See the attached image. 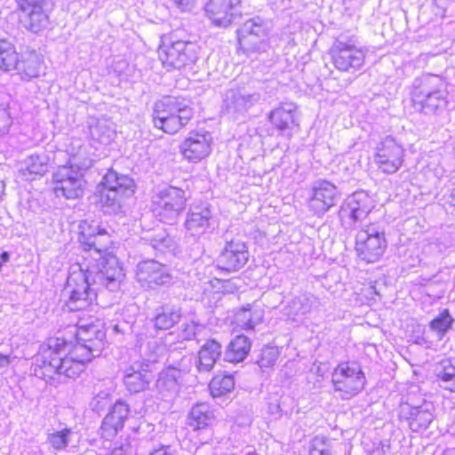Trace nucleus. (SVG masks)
<instances>
[{"mask_svg":"<svg viewBox=\"0 0 455 455\" xmlns=\"http://www.w3.org/2000/svg\"><path fill=\"white\" fill-rule=\"evenodd\" d=\"M181 11H189L194 6L195 0H174Z\"/></svg>","mask_w":455,"mask_h":455,"instance_id":"obj_51","label":"nucleus"},{"mask_svg":"<svg viewBox=\"0 0 455 455\" xmlns=\"http://www.w3.org/2000/svg\"><path fill=\"white\" fill-rule=\"evenodd\" d=\"M445 82L437 75L427 74L414 79L411 97L413 106L422 113L437 114L447 105Z\"/></svg>","mask_w":455,"mask_h":455,"instance_id":"obj_4","label":"nucleus"},{"mask_svg":"<svg viewBox=\"0 0 455 455\" xmlns=\"http://www.w3.org/2000/svg\"><path fill=\"white\" fill-rule=\"evenodd\" d=\"M111 403L110 394L108 391L99 392L91 401L90 407L96 412L104 411Z\"/></svg>","mask_w":455,"mask_h":455,"instance_id":"obj_45","label":"nucleus"},{"mask_svg":"<svg viewBox=\"0 0 455 455\" xmlns=\"http://www.w3.org/2000/svg\"><path fill=\"white\" fill-rule=\"evenodd\" d=\"M41 67L42 61L35 52L20 56L11 42L0 38V70H15L22 79H31L39 76Z\"/></svg>","mask_w":455,"mask_h":455,"instance_id":"obj_8","label":"nucleus"},{"mask_svg":"<svg viewBox=\"0 0 455 455\" xmlns=\"http://www.w3.org/2000/svg\"><path fill=\"white\" fill-rule=\"evenodd\" d=\"M100 190V201L107 207L116 211L120 208V198L130 196L134 186L133 180L126 175H118L114 171H108L103 177Z\"/></svg>","mask_w":455,"mask_h":455,"instance_id":"obj_15","label":"nucleus"},{"mask_svg":"<svg viewBox=\"0 0 455 455\" xmlns=\"http://www.w3.org/2000/svg\"><path fill=\"white\" fill-rule=\"evenodd\" d=\"M268 411L270 414H272L275 418H280L281 417V409L280 405L277 403H270L268 405Z\"/></svg>","mask_w":455,"mask_h":455,"instance_id":"obj_54","label":"nucleus"},{"mask_svg":"<svg viewBox=\"0 0 455 455\" xmlns=\"http://www.w3.org/2000/svg\"><path fill=\"white\" fill-rule=\"evenodd\" d=\"M124 313L119 314L116 319L111 321L109 328L116 334H127L129 332H133L134 326L133 321L132 319H119V316H123Z\"/></svg>","mask_w":455,"mask_h":455,"instance_id":"obj_44","label":"nucleus"},{"mask_svg":"<svg viewBox=\"0 0 455 455\" xmlns=\"http://www.w3.org/2000/svg\"><path fill=\"white\" fill-rule=\"evenodd\" d=\"M340 191L331 182L318 180L313 183L309 208L317 216H323L335 206L340 198Z\"/></svg>","mask_w":455,"mask_h":455,"instance_id":"obj_19","label":"nucleus"},{"mask_svg":"<svg viewBox=\"0 0 455 455\" xmlns=\"http://www.w3.org/2000/svg\"><path fill=\"white\" fill-rule=\"evenodd\" d=\"M10 259V255L7 251H4L1 253L0 255V261H2V264H4V262H7Z\"/></svg>","mask_w":455,"mask_h":455,"instance_id":"obj_56","label":"nucleus"},{"mask_svg":"<svg viewBox=\"0 0 455 455\" xmlns=\"http://www.w3.org/2000/svg\"><path fill=\"white\" fill-rule=\"evenodd\" d=\"M331 382L334 390L340 393V397L347 400L363 389L365 377L355 363H341L333 371Z\"/></svg>","mask_w":455,"mask_h":455,"instance_id":"obj_13","label":"nucleus"},{"mask_svg":"<svg viewBox=\"0 0 455 455\" xmlns=\"http://www.w3.org/2000/svg\"><path fill=\"white\" fill-rule=\"evenodd\" d=\"M212 137L206 131H191L180 144V152L189 162L197 163L212 152Z\"/></svg>","mask_w":455,"mask_h":455,"instance_id":"obj_20","label":"nucleus"},{"mask_svg":"<svg viewBox=\"0 0 455 455\" xmlns=\"http://www.w3.org/2000/svg\"><path fill=\"white\" fill-rule=\"evenodd\" d=\"M260 100L259 92H247L244 90L231 89L223 97V111L233 118L246 113Z\"/></svg>","mask_w":455,"mask_h":455,"instance_id":"obj_23","label":"nucleus"},{"mask_svg":"<svg viewBox=\"0 0 455 455\" xmlns=\"http://www.w3.org/2000/svg\"><path fill=\"white\" fill-rule=\"evenodd\" d=\"M334 67L342 72H354L360 69L365 60V52L359 47L354 36H339L331 49Z\"/></svg>","mask_w":455,"mask_h":455,"instance_id":"obj_11","label":"nucleus"},{"mask_svg":"<svg viewBox=\"0 0 455 455\" xmlns=\"http://www.w3.org/2000/svg\"><path fill=\"white\" fill-rule=\"evenodd\" d=\"M233 455H258L253 446L246 445L235 452Z\"/></svg>","mask_w":455,"mask_h":455,"instance_id":"obj_52","label":"nucleus"},{"mask_svg":"<svg viewBox=\"0 0 455 455\" xmlns=\"http://www.w3.org/2000/svg\"><path fill=\"white\" fill-rule=\"evenodd\" d=\"M249 259L246 243L241 237L226 238L225 246L217 259V267L226 272H235Z\"/></svg>","mask_w":455,"mask_h":455,"instance_id":"obj_18","label":"nucleus"},{"mask_svg":"<svg viewBox=\"0 0 455 455\" xmlns=\"http://www.w3.org/2000/svg\"><path fill=\"white\" fill-rule=\"evenodd\" d=\"M10 363L9 355H4L0 353V368H5Z\"/></svg>","mask_w":455,"mask_h":455,"instance_id":"obj_55","label":"nucleus"},{"mask_svg":"<svg viewBox=\"0 0 455 455\" xmlns=\"http://www.w3.org/2000/svg\"><path fill=\"white\" fill-rule=\"evenodd\" d=\"M144 240L148 241L150 246L160 252H164L166 250H171L174 247L172 237L164 230L153 234L149 237H145Z\"/></svg>","mask_w":455,"mask_h":455,"instance_id":"obj_42","label":"nucleus"},{"mask_svg":"<svg viewBox=\"0 0 455 455\" xmlns=\"http://www.w3.org/2000/svg\"><path fill=\"white\" fill-rule=\"evenodd\" d=\"M445 82L437 75L427 74L414 79L411 97L413 106L422 113L437 114L447 105Z\"/></svg>","mask_w":455,"mask_h":455,"instance_id":"obj_5","label":"nucleus"},{"mask_svg":"<svg viewBox=\"0 0 455 455\" xmlns=\"http://www.w3.org/2000/svg\"><path fill=\"white\" fill-rule=\"evenodd\" d=\"M203 329V325L197 324L195 322L186 323L182 324L181 335L185 339H196Z\"/></svg>","mask_w":455,"mask_h":455,"instance_id":"obj_48","label":"nucleus"},{"mask_svg":"<svg viewBox=\"0 0 455 455\" xmlns=\"http://www.w3.org/2000/svg\"><path fill=\"white\" fill-rule=\"evenodd\" d=\"M148 455H172L169 446H161L151 451Z\"/></svg>","mask_w":455,"mask_h":455,"instance_id":"obj_53","label":"nucleus"},{"mask_svg":"<svg viewBox=\"0 0 455 455\" xmlns=\"http://www.w3.org/2000/svg\"><path fill=\"white\" fill-rule=\"evenodd\" d=\"M136 277L144 287L155 289L161 285H168L172 276L166 266L156 260H145L138 264Z\"/></svg>","mask_w":455,"mask_h":455,"instance_id":"obj_22","label":"nucleus"},{"mask_svg":"<svg viewBox=\"0 0 455 455\" xmlns=\"http://www.w3.org/2000/svg\"><path fill=\"white\" fill-rule=\"evenodd\" d=\"M451 203L455 205V188L452 189L451 194Z\"/></svg>","mask_w":455,"mask_h":455,"instance_id":"obj_59","label":"nucleus"},{"mask_svg":"<svg viewBox=\"0 0 455 455\" xmlns=\"http://www.w3.org/2000/svg\"><path fill=\"white\" fill-rule=\"evenodd\" d=\"M123 380L127 390L135 394L148 387L151 375L148 371L140 370L139 365H132L125 370Z\"/></svg>","mask_w":455,"mask_h":455,"instance_id":"obj_31","label":"nucleus"},{"mask_svg":"<svg viewBox=\"0 0 455 455\" xmlns=\"http://www.w3.org/2000/svg\"><path fill=\"white\" fill-rule=\"evenodd\" d=\"M2 267H3V264H2V261H0V271L2 270Z\"/></svg>","mask_w":455,"mask_h":455,"instance_id":"obj_61","label":"nucleus"},{"mask_svg":"<svg viewBox=\"0 0 455 455\" xmlns=\"http://www.w3.org/2000/svg\"><path fill=\"white\" fill-rule=\"evenodd\" d=\"M185 191L177 187L159 189L152 199V212L160 221L173 224L186 207Z\"/></svg>","mask_w":455,"mask_h":455,"instance_id":"obj_10","label":"nucleus"},{"mask_svg":"<svg viewBox=\"0 0 455 455\" xmlns=\"http://www.w3.org/2000/svg\"><path fill=\"white\" fill-rule=\"evenodd\" d=\"M194 111L183 99L166 97L155 103L152 115L156 128L175 134L193 117Z\"/></svg>","mask_w":455,"mask_h":455,"instance_id":"obj_7","label":"nucleus"},{"mask_svg":"<svg viewBox=\"0 0 455 455\" xmlns=\"http://www.w3.org/2000/svg\"><path fill=\"white\" fill-rule=\"evenodd\" d=\"M74 161L68 166L59 167L53 174L54 192L58 197L75 199L83 196L85 181L82 171L89 169L92 160L86 159L79 163L75 157Z\"/></svg>","mask_w":455,"mask_h":455,"instance_id":"obj_9","label":"nucleus"},{"mask_svg":"<svg viewBox=\"0 0 455 455\" xmlns=\"http://www.w3.org/2000/svg\"><path fill=\"white\" fill-rule=\"evenodd\" d=\"M240 2L241 0H209L204 10L214 25L228 27L239 13Z\"/></svg>","mask_w":455,"mask_h":455,"instance_id":"obj_24","label":"nucleus"},{"mask_svg":"<svg viewBox=\"0 0 455 455\" xmlns=\"http://www.w3.org/2000/svg\"><path fill=\"white\" fill-rule=\"evenodd\" d=\"M250 350V339L244 335H238L227 347L224 354V360L229 363L242 362L248 355Z\"/></svg>","mask_w":455,"mask_h":455,"instance_id":"obj_33","label":"nucleus"},{"mask_svg":"<svg viewBox=\"0 0 455 455\" xmlns=\"http://www.w3.org/2000/svg\"><path fill=\"white\" fill-rule=\"evenodd\" d=\"M132 448L128 441L115 443L108 455H132Z\"/></svg>","mask_w":455,"mask_h":455,"instance_id":"obj_50","label":"nucleus"},{"mask_svg":"<svg viewBox=\"0 0 455 455\" xmlns=\"http://www.w3.org/2000/svg\"><path fill=\"white\" fill-rule=\"evenodd\" d=\"M199 450H200L199 448H196V454L199 452Z\"/></svg>","mask_w":455,"mask_h":455,"instance_id":"obj_62","label":"nucleus"},{"mask_svg":"<svg viewBox=\"0 0 455 455\" xmlns=\"http://www.w3.org/2000/svg\"><path fill=\"white\" fill-rule=\"evenodd\" d=\"M221 345L215 339L207 340L198 351V357L196 361L199 371L208 372L212 370L217 360L221 355Z\"/></svg>","mask_w":455,"mask_h":455,"instance_id":"obj_30","label":"nucleus"},{"mask_svg":"<svg viewBox=\"0 0 455 455\" xmlns=\"http://www.w3.org/2000/svg\"><path fill=\"white\" fill-rule=\"evenodd\" d=\"M436 382L439 387L455 392V367L448 361H443L435 369Z\"/></svg>","mask_w":455,"mask_h":455,"instance_id":"obj_35","label":"nucleus"},{"mask_svg":"<svg viewBox=\"0 0 455 455\" xmlns=\"http://www.w3.org/2000/svg\"><path fill=\"white\" fill-rule=\"evenodd\" d=\"M267 26L261 18L255 17L246 20L237 30L240 49L247 55L267 52Z\"/></svg>","mask_w":455,"mask_h":455,"instance_id":"obj_14","label":"nucleus"},{"mask_svg":"<svg viewBox=\"0 0 455 455\" xmlns=\"http://www.w3.org/2000/svg\"><path fill=\"white\" fill-rule=\"evenodd\" d=\"M74 432L70 428H63L51 433L47 436V443L54 451H61L72 442Z\"/></svg>","mask_w":455,"mask_h":455,"instance_id":"obj_41","label":"nucleus"},{"mask_svg":"<svg viewBox=\"0 0 455 455\" xmlns=\"http://www.w3.org/2000/svg\"><path fill=\"white\" fill-rule=\"evenodd\" d=\"M235 380L231 375H216L210 382L209 388L213 397L222 396L234 389Z\"/></svg>","mask_w":455,"mask_h":455,"instance_id":"obj_38","label":"nucleus"},{"mask_svg":"<svg viewBox=\"0 0 455 455\" xmlns=\"http://www.w3.org/2000/svg\"><path fill=\"white\" fill-rule=\"evenodd\" d=\"M21 171L24 176H42L48 170V157L45 155H31L25 159Z\"/></svg>","mask_w":455,"mask_h":455,"instance_id":"obj_36","label":"nucleus"},{"mask_svg":"<svg viewBox=\"0 0 455 455\" xmlns=\"http://www.w3.org/2000/svg\"><path fill=\"white\" fill-rule=\"evenodd\" d=\"M454 320L449 313L448 309H443L436 317L429 323V328L434 331L438 339L441 340L451 328Z\"/></svg>","mask_w":455,"mask_h":455,"instance_id":"obj_39","label":"nucleus"},{"mask_svg":"<svg viewBox=\"0 0 455 455\" xmlns=\"http://www.w3.org/2000/svg\"><path fill=\"white\" fill-rule=\"evenodd\" d=\"M433 404L424 402L419 406L411 407L405 405L402 408L401 414L404 418L410 428L413 432H420L428 427L434 419Z\"/></svg>","mask_w":455,"mask_h":455,"instance_id":"obj_26","label":"nucleus"},{"mask_svg":"<svg viewBox=\"0 0 455 455\" xmlns=\"http://www.w3.org/2000/svg\"><path fill=\"white\" fill-rule=\"evenodd\" d=\"M90 135L93 141L102 145H108L112 141L115 132L109 127L107 121L96 120L90 124Z\"/></svg>","mask_w":455,"mask_h":455,"instance_id":"obj_37","label":"nucleus"},{"mask_svg":"<svg viewBox=\"0 0 455 455\" xmlns=\"http://www.w3.org/2000/svg\"><path fill=\"white\" fill-rule=\"evenodd\" d=\"M52 5V0H20L19 6L20 10H28L29 8H49Z\"/></svg>","mask_w":455,"mask_h":455,"instance_id":"obj_49","label":"nucleus"},{"mask_svg":"<svg viewBox=\"0 0 455 455\" xmlns=\"http://www.w3.org/2000/svg\"><path fill=\"white\" fill-rule=\"evenodd\" d=\"M319 301L311 293L304 292L294 297L288 306L287 315L289 316L305 315L317 307Z\"/></svg>","mask_w":455,"mask_h":455,"instance_id":"obj_32","label":"nucleus"},{"mask_svg":"<svg viewBox=\"0 0 455 455\" xmlns=\"http://www.w3.org/2000/svg\"><path fill=\"white\" fill-rule=\"evenodd\" d=\"M236 323L239 326L245 330H252L262 319L260 311H252L250 305L242 308L235 316Z\"/></svg>","mask_w":455,"mask_h":455,"instance_id":"obj_40","label":"nucleus"},{"mask_svg":"<svg viewBox=\"0 0 455 455\" xmlns=\"http://www.w3.org/2000/svg\"><path fill=\"white\" fill-rule=\"evenodd\" d=\"M372 455H387L383 447L377 448L373 451Z\"/></svg>","mask_w":455,"mask_h":455,"instance_id":"obj_57","label":"nucleus"},{"mask_svg":"<svg viewBox=\"0 0 455 455\" xmlns=\"http://www.w3.org/2000/svg\"><path fill=\"white\" fill-rule=\"evenodd\" d=\"M443 455H455V449H447Z\"/></svg>","mask_w":455,"mask_h":455,"instance_id":"obj_58","label":"nucleus"},{"mask_svg":"<svg viewBox=\"0 0 455 455\" xmlns=\"http://www.w3.org/2000/svg\"><path fill=\"white\" fill-rule=\"evenodd\" d=\"M20 11V22L27 30L39 33L49 28L48 8H29L28 10Z\"/></svg>","mask_w":455,"mask_h":455,"instance_id":"obj_28","label":"nucleus"},{"mask_svg":"<svg viewBox=\"0 0 455 455\" xmlns=\"http://www.w3.org/2000/svg\"><path fill=\"white\" fill-rule=\"evenodd\" d=\"M404 150L394 138L386 137L376 147L374 162L384 173L396 172L403 163Z\"/></svg>","mask_w":455,"mask_h":455,"instance_id":"obj_17","label":"nucleus"},{"mask_svg":"<svg viewBox=\"0 0 455 455\" xmlns=\"http://www.w3.org/2000/svg\"><path fill=\"white\" fill-rule=\"evenodd\" d=\"M279 356V352L275 347H266L261 350L258 364L261 369L272 367Z\"/></svg>","mask_w":455,"mask_h":455,"instance_id":"obj_43","label":"nucleus"},{"mask_svg":"<svg viewBox=\"0 0 455 455\" xmlns=\"http://www.w3.org/2000/svg\"><path fill=\"white\" fill-rule=\"evenodd\" d=\"M130 415L129 405L119 400L115 403L110 411L105 416L101 424V435L111 439L123 429L125 420Z\"/></svg>","mask_w":455,"mask_h":455,"instance_id":"obj_25","label":"nucleus"},{"mask_svg":"<svg viewBox=\"0 0 455 455\" xmlns=\"http://www.w3.org/2000/svg\"><path fill=\"white\" fill-rule=\"evenodd\" d=\"M310 455H332L330 445L323 438L315 437L310 448Z\"/></svg>","mask_w":455,"mask_h":455,"instance_id":"obj_46","label":"nucleus"},{"mask_svg":"<svg viewBox=\"0 0 455 455\" xmlns=\"http://www.w3.org/2000/svg\"><path fill=\"white\" fill-rule=\"evenodd\" d=\"M68 347L63 338H49L33 357L31 374L51 385L59 383L61 376L77 377L84 371V366L69 353Z\"/></svg>","mask_w":455,"mask_h":455,"instance_id":"obj_3","label":"nucleus"},{"mask_svg":"<svg viewBox=\"0 0 455 455\" xmlns=\"http://www.w3.org/2000/svg\"><path fill=\"white\" fill-rule=\"evenodd\" d=\"M105 337L106 333L100 320L96 319L87 323L79 317L76 326V344H68L69 353L76 357V362L83 364L84 370L87 363L100 354L104 347Z\"/></svg>","mask_w":455,"mask_h":455,"instance_id":"obj_6","label":"nucleus"},{"mask_svg":"<svg viewBox=\"0 0 455 455\" xmlns=\"http://www.w3.org/2000/svg\"><path fill=\"white\" fill-rule=\"evenodd\" d=\"M215 221L208 204L191 206L184 224L188 235L199 238L214 229Z\"/></svg>","mask_w":455,"mask_h":455,"instance_id":"obj_21","label":"nucleus"},{"mask_svg":"<svg viewBox=\"0 0 455 455\" xmlns=\"http://www.w3.org/2000/svg\"><path fill=\"white\" fill-rule=\"evenodd\" d=\"M190 357H182L177 366H170L163 370L156 383V392L164 401L172 402L179 395L182 373L188 371Z\"/></svg>","mask_w":455,"mask_h":455,"instance_id":"obj_16","label":"nucleus"},{"mask_svg":"<svg viewBox=\"0 0 455 455\" xmlns=\"http://www.w3.org/2000/svg\"><path fill=\"white\" fill-rule=\"evenodd\" d=\"M215 421L214 411L205 403L195 404L188 416V425L193 431L207 430Z\"/></svg>","mask_w":455,"mask_h":455,"instance_id":"obj_27","label":"nucleus"},{"mask_svg":"<svg viewBox=\"0 0 455 455\" xmlns=\"http://www.w3.org/2000/svg\"><path fill=\"white\" fill-rule=\"evenodd\" d=\"M295 107L293 104H284L271 111L268 115L270 123L280 132L291 128L294 123Z\"/></svg>","mask_w":455,"mask_h":455,"instance_id":"obj_34","label":"nucleus"},{"mask_svg":"<svg viewBox=\"0 0 455 455\" xmlns=\"http://www.w3.org/2000/svg\"><path fill=\"white\" fill-rule=\"evenodd\" d=\"M79 230V242L85 255L71 267L67 279L65 291L69 298L66 305L70 311L92 307L96 291H118L125 275L116 256L107 252L112 239L104 228L96 221L83 220Z\"/></svg>","mask_w":455,"mask_h":455,"instance_id":"obj_1","label":"nucleus"},{"mask_svg":"<svg viewBox=\"0 0 455 455\" xmlns=\"http://www.w3.org/2000/svg\"><path fill=\"white\" fill-rule=\"evenodd\" d=\"M9 104H0V133H5L8 132L12 121L8 111Z\"/></svg>","mask_w":455,"mask_h":455,"instance_id":"obj_47","label":"nucleus"},{"mask_svg":"<svg viewBox=\"0 0 455 455\" xmlns=\"http://www.w3.org/2000/svg\"><path fill=\"white\" fill-rule=\"evenodd\" d=\"M158 56L163 65L169 69H180L193 64L198 59V46L190 41L177 40L166 43L158 49Z\"/></svg>","mask_w":455,"mask_h":455,"instance_id":"obj_12","label":"nucleus"},{"mask_svg":"<svg viewBox=\"0 0 455 455\" xmlns=\"http://www.w3.org/2000/svg\"><path fill=\"white\" fill-rule=\"evenodd\" d=\"M232 285H233V282L228 281V283H227V287L230 286V288H232Z\"/></svg>","mask_w":455,"mask_h":455,"instance_id":"obj_60","label":"nucleus"},{"mask_svg":"<svg viewBox=\"0 0 455 455\" xmlns=\"http://www.w3.org/2000/svg\"><path fill=\"white\" fill-rule=\"evenodd\" d=\"M181 318V308L172 303H165L155 310L154 323L158 330H169Z\"/></svg>","mask_w":455,"mask_h":455,"instance_id":"obj_29","label":"nucleus"},{"mask_svg":"<svg viewBox=\"0 0 455 455\" xmlns=\"http://www.w3.org/2000/svg\"><path fill=\"white\" fill-rule=\"evenodd\" d=\"M373 207L372 200L364 191H356L342 203L339 211L342 227L357 231L355 249L357 256L368 263L379 261L387 247L384 228L370 219Z\"/></svg>","mask_w":455,"mask_h":455,"instance_id":"obj_2","label":"nucleus"}]
</instances>
